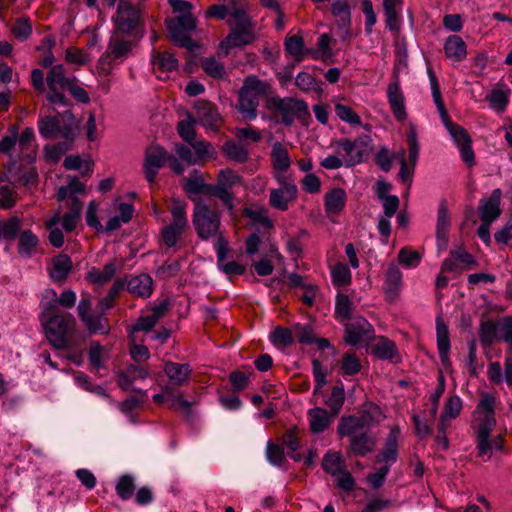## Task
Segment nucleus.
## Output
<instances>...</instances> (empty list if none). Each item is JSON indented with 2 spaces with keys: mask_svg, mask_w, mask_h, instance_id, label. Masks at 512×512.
I'll use <instances>...</instances> for the list:
<instances>
[{
  "mask_svg": "<svg viewBox=\"0 0 512 512\" xmlns=\"http://www.w3.org/2000/svg\"><path fill=\"white\" fill-rule=\"evenodd\" d=\"M278 188L272 189L269 196V204L280 211H287L289 206L294 203L298 197V188L296 184L284 178V181L277 182Z\"/></svg>",
  "mask_w": 512,
  "mask_h": 512,
  "instance_id": "nucleus-13",
  "label": "nucleus"
},
{
  "mask_svg": "<svg viewBox=\"0 0 512 512\" xmlns=\"http://www.w3.org/2000/svg\"><path fill=\"white\" fill-rule=\"evenodd\" d=\"M463 408V402L457 395L450 396L444 404L443 411L440 415V429L442 431L447 430L450 422L456 419Z\"/></svg>",
  "mask_w": 512,
  "mask_h": 512,
  "instance_id": "nucleus-30",
  "label": "nucleus"
},
{
  "mask_svg": "<svg viewBox=\"0 0 512 512\" xmlns=\"http://www.w3.org/2000/svg\"><path fill=\"white\" fill-rule=\"evenodd\" d=\"M437 347L441 363L444 366L449 364L450 340L448 327L441 316L436 318Z\"/></svg>",
  "mask_w": 512,
  "mask_h": 512,
  "instance_id": "nucleus-31",
  "label": "nucleus"
},
{
  "mask_svg": "<svg viewBox=\"0 0 512 512\" xmlns=\"http://www.w3.org/2000/svg\"><path fill=\"white\" fill-rule=\"evenodd\" d=\"M115 489L122 500L131 498L135 489L134 478L129 475L120 477Z\"/></svg>",
  "mask_w": 512,
  "mask_h": 512,
  "instance_id": "nucleus-59",
  "label": "nucleus"
},
{
  "mask_svg": "<svg viewBox=\"0 0 512 512\" xmlns=\"http://www.w3.org/2000/svg\"><path fill=\"white\" fill-rule=\"evenodd\" d=\"M195 122L196 120L191 115H188L187 118L180 121L177 126L179 135L188 144L192 143L195 140Z\"/></svg>",
  "mask_w": 512,
  "mask_h": 512,
  "instance_id": "nucleus-58",
  "label": "nucleus"
},
{
  "mask_svg": "<svg viewBox=\"0 0 512 512\" xmlns=\"http://www.w3.org/2000/svg\"><path fill=\"white\" fill-rule=\"evenodd\" d=\"M39 245L38 236L30 229L23 230L19 234L18 253L22 257H30Z\"/></svg>",
  "mask_w": 512,
  "mask_h": 512,
  "instance_id": "nucleus-39",
  "label": "nucleus"
},
{
  "mask_svg": "<svg viewBox=\"0 0 512 512\" xmlns=\"http://www.w3.org/2000/svg\"><path fill=\"white\" fill-rule=\"evenodd\" d=\"M151 63L153 71L159 79H163L162 74H168L176 71L178 68V60L167 51H158L152 54Z\"/></svg>",
  "mask_w": 512,
  "mask_h": 512,
  "instance_id": "nucleus-29",
  "label": "nucleus"
},
{
  "mask_svg": "<svg viewBox=\"0 0 512 512\" xmlns=\"http://www.w3.org/2000/svg\"><path fill=\"white\" fill-rule=\"evenodd\" d=\"M428 75L431 85V92L434 103L437 107L441 120L452 137L455 145L458 147L461 159L470 167L475 164V154L472 148V139L466 129L453 123L445 108L441 97L440 86L438 80L431 69H428Z\"/></svg>",
  "mask_w": 512,
  "mask_h": 512,
  "instance_id": "nucleus-3",
  "label": "nucleus"
},
{
  "mask_svg": "<svg viewBox=\"0 0 512 512\" xmlns=\"http://www.w3.org/2000/svg\"><path fill=\"white\" fill-rule=\"evenodd\" d=\"M87 329L92 334H106L109 332V324L103 315L90 313L81 319Z\"/></svg>",
  "mask_w": 512,
  "mask_h": 512,
  "instance_id": "nucleus-45",
  "label": "nucleus"
},
{
  "mask_svg": "<svg viewBox=\"0 0 512 512\" xmlns=\"http://www.w3.org/2000/svg\"><path fill=\"white\" fill-rule=\"evenodd\" d=\"M206 193L219 198L229 211L234 209L233 195L229 192V188L217 183L216 185H208Z\"/></svg>",
  "mask_w": 512,
  "mask_h": 512,
  "instance_id": "nucleus-51",
  "label": "nucleus"
},
{
  "mask_svg": "<svg viewBox=\"0 0 512 512\" xmlns=\"http://www.w3.org/2000/svg\"><path fill=\"white\" fill-rule=\"evenodd\" d=\"M359 415L361 418L366 420L365 426L367 428H370L375 423H379L382 418V414H381V410H380L379 406H377L373 403L366 404L363 407V409L359 412Z\"/></svg>",
  "mask_w": 512,
  "mask_h": 512,
  "instance_id": "nucleus-56",
  "label": "nucleus"
},
{
  "mask_svg": "<svg viewBox=\"0 0 512 512\" xmlns=\"http://www.w3.org/2000/svg\"><path fill=\"white\" fill-rule=\"evenodd\" d=\"M61 219V212L57 210L54 212L53 216L46 221V228L50 230L49 233V242L55 248H60L64 244V235L62 231L56 227Z\"/></svg>",
  "mask_w": 512,
  "mask_h": 512,
  "instance_id": "nucleus-43",
  "label": "nucleus"
},
{
  "mask_svg": "<svg viewBox=\"0 0 512 512\" xmlns=\"http://www.w3.org/2000/svg\"><path fill=\"white\" fill-rule=\"evenodd\" d=\"M148 376L147 369L131 364L118 372L117 383L122 390L129 391L133 389V384L137 379H146Z\"/></svg>",
  "mask_w": 512,
  "mask_h": 512,
  "instance_id": "nucleus-27",
  "label": "nucleus"
},
{
  "mask_svg": "<svg viewBox=\"0 0 512 512\" xmlns=\"http://www.w3.org/2000/svg\"><path fill=\"white\" fill-rule=\"evenodd\" d=\"M217 183L231 189L242 183V178L231 169L220 170L217 177Z\"/></svg>",
  "mask_w": 512,
  "mask_h": 512,
  "instance_id": "nucleus-63",
  "label": "nucleus"
},
{
  "mask_svg": "<svg viewBox=\"0 0 512 512\" xmlns=\"http://www.w3.org/2000/svg\"><path fill=\"white\" fill-rule=\"evenodd\" d=\"M496 397L490 393L482 392L479 403L473 412V427L476 433V450L479 457H484L491 449L489 437L496 425L494 408Z\"/></svg>",
  "mask_w": 512,
  "mask_h": 512,
  "instance_id": "nucleus-4",
  "label": "nucleus"
},
{
  "mask_svg": "<svg viewBox=\"0 0 512 512\" xmlns=\"http://www.w3.org/2000/svg\"><path fill=\"white\" fill-rule=\"evenodd\" d=\"M190 146L194 150L197 165H201L208 160L215 159L217 156V152L212 144L205 140L193 141L190 143Z\"/></svg>",
  "mask_w": 512,
  "mask_h": 512,
  "instance_id": "nucleus-42",
  "label": "nucleus"
},
{
  "mask_svg": "<svg viewBox=\"0 0 512 512\" xmlns=\"http://www.w3.org/2000/svg\"><path fill=\"white\" fill-rule=\"evenodd\" d=\"M196 118L199 124L206 129L217 131L222 123L217 107L205 100H198L195 104Z\"/></svg>",
  "mask_w": 512,
  "mask_h": 512,
  "instance_id": "nucleus-18",
  "label": "nucleus"
},
{
  "mask_svg": "<svg viewBox=\"0 0 512 512\" xmlns=\"http://www.w3.org/2000/svg\"><path fill=\"white\" fill-rule=\"evenodd\" d=\"M332 13L334 16L339 17L341 20V27L348 34L349 26L351 23L350 9L344 0H335L332 4Z\"/></svg>",
  "mask_w": 512,
  "mask_h": 512,
  "instance_id": "nucleus-52",
  "label": "nucleus"
},
{
  "mask_svg": "<svg viewBox=\"0 0 512 512\" xmlns=\"http://www.w3.org/2000/svg\"><path fill=\"white\" fill-rule=\"evenodd\" d=\"M501 197L502 191L500 189H494L488 199L480 200L478 210L481 222L492 223L500 216Z\"/></svg>",
  "mask_w": 512,
  "mask_h": 512,
  "instance_id": "nucleus-22",
  "label": "nucleus"
},
{
  "mask_svg": "<svg viewBox=\"0 0 512 512\" xmlns=\"http://www.w3.org/2000/svg\"><path fill=\"white\" fill-rule=\"evenodd\" d=\"M365 421L366 420L361 418L359 414L344 417L341 419L338 425V433L340 434V436L355 435L364 429H368L365 426Z\"/></svg>",
  "mask_w": 512,
  "mask_h": 512,
  "instance_id": "nucleus-40",
  "label": "nucleus"
},
{
  "mask_svg": "<svg viewBox=\"0 0 512 512\" xmlns=\"http://www.w3.org/2000/svg\"><path fill=\"white\" fill-rule=\"evenodd\" d=\"M108 358V351L97 342H92L89 349L90 363L97 369L103 367Z\"/></svg>",
  "mask_w": 512,
  "mask_h": 512,
  "instance_id": "nucleus-57",
  "label": "nucleus"
},
{
  "mask_svg": "<svg viewBox=\"0 0 512 512\" xmlns=\"http://www.w3.org/2000/svg\"><path fill=\"white\" fill-rule=\"evenodd\" d=\"M270 159L274 179L277 182H282L284 181V178H288L286 173L289 170L292 161L288 149L281 142L273 143L270 152Z\"/></svg>",
  "mask_w": 512,
  "mask_h": 512,
  "instance_id": "nucleus-16",
  "label": "nucleus"
},
{
  "mask_svg": "<svg viewBox=\"0 0 512 512\" xmlns=\"http://www.w3.org/2000/svg\"><path fill=\"white\" fill-rule=\"evenodd\" d=\"M397 349L393 341L387 338H380L374 346V353L381 359H393Z\"/></svg>",
  "mask_w": 512,
  "mask_h": 512,
  "instance_id": "nucleus-55",
  "label": "nucleus"
},
{
  "mask_svg": "<svg viewBox=\"0 0 512 512\" xmlns=\"http://www.w3.org/2000/svg\"><path fill=\"white\" fill-rule=\"evenodd\" d=\"M167 28L171 39L178 45L186 48L194 45L189 33L196 28V19L191 13L170 19L167 21Z\"/></svg>",
  "mask_w": 512,
  "mask_h": 512,
  "instance_id": "nucleus-11",
  "label": "nucleus"
},
{
  "mask_svg": "<svg viewBox=\"0 0 512 512\" xmlns=\"http://www.w3.org/2000/svg\"><path fill=\"white\" fill-rule=\"evenodd\" d=\"M323 470L332 475L337 476L345 469V461L340 452L328 451L322 460Z\"/></svg>",
  "mask_w": 512,
  "mask_h": 512,
  "instance_id": "nucleus-41",
  "label": "nucleus"
},
{
  "mask_svg": "<svg viewBox=\"0 0 512 512\" xmlns=\"http://www.w3.org/2000/svg\"><path fill=\"white\" fill-rule=\"evenodd\" d=\"M118 265L115 262L105 264L103 269L91 268L87 274L86 279L94 286H103L108 283L116 274Z\"/></svg>",
  "mask_w": 512,
  "mask_h": 512,
  "instance_id": "nucleus-33",
  "label": "nucleus"
},
{
  "mask_svg": "<svg viewBox=\"0 0 512 512\" xmlns=\"http://www.w3.org/2000/svg\"><path fill=\"white\" fill-rule=\"evenodd\" d=\"M403 0H383V8L386 16V25L390 30L397 27L399 11Z\"/></svg>",
  "mask_w": 512,
  "mask_h": 512,
  "instance_id": "nucleus-47",
  "label": "nucleus"
},
{
  "mask_svg": "<svg viewBox=\"0 0 512 512\" xmlns=\"http://www.w3.org/2000/svg\"><path fill=\"white\" fill-rule=\"evenodd\" d=\"M72 270V260L67 254H58L52 258L48 272L54 282L63 283Z\"/></svg>",
  "mask_w": 512,
  "mask_h": 512,
  "instance_id": "nucleus-26",
  "label": "nucleus"
},
{
  "mask_svg": "<svg viewBox=\"0 0 512 512\" xmlns=\"http://www.w3.org/2000/svg\"><path fill=\"white\" fill-rule=\"evenodd\" d=\"M269 106L277 110L282 122L291 125L295 119H302L309 115L308 106L304 101L293 98L273 97Z\"/></svg>",
  "mask_w": 512,
  "mask_h": 512,
  "instance_id": "nucleus-10",
  "label": "nucleus"
},
{
  "mask_svg": "<svg viewBox=\"0 0 512 512\" xmlns=\"http://www.w3.org/2000/svg\"><path fill=\"white\" fill-rule=\"evenodd\" d=\"M497 328L499 326L496 325L493 321H484L480 326L479 337L480 341L483 345L489 346L493 343L497 335Z\"/></svg>",
  "mask_w": 512,
  "mask_h": 512,
  "instance_id": "nucleus-60",
  "label": "nucleus"
},
{
  "mask_svg": "<svg viewBox=\"0 0 512 512\" xmlns=\"http://www.w3.org/2000/svg\"><path fill=\"white\" fill-rule=\"evenodd\" d=\"M202 68L205 72L214 78H222L225 76L224 66L215 58H204L201 62Z\"/></svg>",
  "mask_w": 512,
  "mask_h": 512,
  "instance_id": "nucleus-64",
  "label": "nucleus"
},
{
  "mask_svg": "<svg viewBox=\"0 0 512 512\" xmlns=\"http://www.w3.org/2000/svg\"><path fill=\"white\" fill-rule=\"evenodd\" d=\"M444 52L446 57L453 62H461L467 56V47L460 36L451 35L444 43Z\"/></svg>",
  "mask_w": 512,
  "mask_h": 512,
  "instance_id": "nucleus-34",
  "label": "nucleus"
},
{
  "mask_svg": "<svg viewBox=\"0 0 512 512\" xmlns=\"http://www.w3.org/2000/svg\"><path fill=\"white\" fill-rule=\"evenodd\" d=\"M186 228L170 223L162 228L161 236L165 246L174 247Z\"/></svg>",
  "mask_w": 512,
  "mask_h": 512,
  "instance_id": "nucleus-54",
  "label": "nucleus"
},
{
  "mask_svg": "<svg viewBox=\"0 0 512 512\" xmlns=\"http://www.w3.org/2000/svg\"><path fill=\"white\" fill-rule=\"evenodd\" d=\"M131 50V42L122 39L116 32L110 39L106 52L101 56L98 62L99 70L108 74L110 64L113 60L126 57Z\"/></svg>",
  "mask_w": 512,
  "mask_h": 512,
  "instance_id": "nucleus-14",
  "label": "nucleus"
},
{
  "mask_svg": "<svg viewBox=\"0 0 512 512\" xmlns=\"http://www.w3.org/2000/svg\"><path fill=\"white\" fill-rule=\"evenodd\" d=\"M38 130L44 138H54L61 136L65 139H72V129L68 125L60 127L56 116L48 115L41 118L38 122Z\"/></svg>",
  "mask_w": 512,
  "mask_h": 512,
  "instance_id": "nucleus-21",
  "label": "nucleus"
},
{
  "mask_svg": "<svg viewBox=\"0 0 512 512\" xmlns=\"http://www.w3.org/2000/svg\"><path fill=\"white\" fill-rule=\"evenodd\" d=\"M170 212L172 214V224L175 226L187 227L186 205L180 201H173Z\"/></svg>",
  "mask_w": 512,
  "mask_h": 512,
  "instance_id": "nucleus-62",
  "label": "nucleus"
},
{
  "mask_svg": "<svg viewBox=\"0 0 512 512\" xmlns=\"http://www.w3.org/2000/svg\"><path fill=\"white\" fill-rule=\"evenodd\" d=\"M168 159L166 151L159 146H150L146 150L144 173L146 179L152 183L155 181L158 170L165 164Z\"/></svg>",
  "mask_w": 512,
  "mask_h": 512,
  "instance_id": "nucleus-19",
  "label": "nucleus"
},
{
  "mask_svg": "<svg viewBox=\"0 0 512 512\" xmlns=\"http://www.w3.org/2000/svg\"><path fill=\"white\" fill-rule=\"evenodd\" d=\"M346 192L342 188H333L324 197V206L328 214L337 215L345 207Z\"/></svg>",
  "mask_w": 512,
  "mask_h": 512,
  "instance_id": "nucleus-35",
  "label": "nucleus"
},
{
  "mask_svg": "<svg viewBox=\"0 0 512 512\" xmlns=\"http://www.w3.org/2000/svg\"><path fill=\"white\" fill-rule=\"evenodd\" d=\"M169 310V301L164 299L157 304L151 306L148 313L141 316L131 328V335L139 331H150L156 323L164 317Z\"/></svg>",
  "mask_w": 512,
  "mask_h": 512,
  "instance_id": "nucleus-17",
  "label": "nucleus"
},
{
  "mask_svg": "<svg viewBox=\"0 0 512 512\" xmlns=\"http://www.w3.org/2000/svg\"><path fill=\"white\" fill-rule=\"evenodd\" d=\"M270 339L275 345L288 346L294 343V330L291 328H285L278 326L270 335Z\"/></svg>",
  "mask_w": 512,
  "mask_h": 512,
  "instance_id": "nucleus-53",
  "label": "nucleus"
},
{
  "mask_svg": "<svg viewBox=\"0 0 512 512\" xmlns=\"http://www.w3.org/2000/svg\"><path fill=\"white\" fill-rule=\"evenodd\" d=\"M387 99L394 117L398 121H404L407 118L405 97L401 90L400 83L396 79L387 87Z\"/></svg>",
  "mask_w": 512,
  "mask_h": 512,
  "instance_id": "nucleus-20",
  "label": "nucleus"
},
{
  "mask_svg": "<svg viewBox=\"0 0 512 512\" xmlns=\"http://www.w3.org/2000/svg\"><path fill=\"white\" fill-rule=\"evenodd\" d=\"M375 445V438L367 432L355 434L350 440L351 451L360 456H364L373 451Z\"/></svg>",
  "mask_w": 512,
  "mask_h": 512,
  "instance_id": "nucleus-36",
  "label": "nucleus"
},
{
  "mask_svg": "<svg viewBox=\"0 0 512 512\" xmlns=\"http://www.w3.org/2000/svg\"><path fill=\"white\" fill-rule=\"evenodd\" d=\"M303 46V39L298 35L289 37L285 42L286 52L297 61L303 59Z\"/></svg>",
  "mask_w": 512,
  "mask_h": 512,
  "instance_id": "nucleus-61",
  "label": "nucleus"
},
{
  "mask_svg": "<svg viewBox=\"0 0 512 512\" xmlns=\"http://www.w3.org/2000/svg\"><path fill=\"white\" fill-rule=\"evenodd\" d=\"M223 153L232 161L244 163L248 159L247 149L234 141H228L222 146Z\"/></svg>",
  "mask_w": 512,
  "mask_h": 512,
  "instance_id": "nucleus-49",
  "label": "nucleus"
},
{
  "mask_svg": "<svg viewBox=\"0 0 512 512\" xmlns=\"http://www.w3.org/2000/svg\"><path fill=\"white\" fill-rule=\"evenodd\" d=\"M335 114L337 117L352 126H360L362 124V120L360 116L348 105L342 103H335Z\"/></svg>",
  "mask_w": 512,
  "mask_h": 512,
  "instance_id": "nucleus-50",
  "label": "nucleus"
},
{
  "mask_svg": "<svg viewBox=\"0 0 512 512\" xmlns=\"http://www.w3.org/2000/svg\"><path fill=\"white\" fill-rule=\"evenodd\" d=\"M374 338L373 326L363 317H356L347 324L345 329V342L355 346L367 343Z\"/></svg>",
  "mask_w": 512,
  "mask_h": 512,
  "instance_id": "nucleus-15",
  "label": "nucleus"
},
{
  "mask_svg": "<svg viewBox=\"0 0 512 512\" xmlns=\"http://www.w3.org/2000/svg\"><path fill=\"white\" fill-rule=\"evenodd\" d=\"M401 287L402 273L394 263H391L385 272V282L383 285L386 299L390 302L394 301L399 296Z\"/></svg>",
  "mask_w": 512,
  "mask_h": 512,
  "instance_id": "nucleus-25",
  "label": "nucleus"
},
{
  "mask_svg": "<svg viewBox=\"0 0 512 512\" xmlns=\"http://www.w3.org/2000/svg\"><path fill=\"white\" fill-rule=\"evenodd\" d=\"M164 373L169 380L167 386H170V388L180 387L188 382L192 369L188 364L168 361L164 365Z\"/></svg>",
  "mask_w": 512,
  "mask_h": 512,
  "instance_id": "nucleus-23",
  "label": "nucleus"
},
{
  "mask_svg": "<svg viewBox=\"0 0 512 512\" xmlns=\"http://www.w3.org/2000/svg\"><path fill=\"white\" fill-rule=\"evenodd\" d=\"M127 289L134 296L150 297L153 292V280L148 274L133 276L127 282Z\"/></svg>",
  "mask_w": 512,
  "mask_h": 512,
  "instance_id": "nucleus-32",
  "label": "nucleus"
},
{
  "mask_svg": "<svg viewBox=\"0 0 512 512\" xmlns=\"http://www.w3.org/2000/svg\"><path fill=\"white\" fill-rule=\"evenodd\" d=\"M450 228V214L447 202L442 200L438 207L436 237L439 249L443 250L447 246L448 232Z\"/></svg>",
  "mask_w": 512,
  "mask_h": 512,
  "instance_id": "nucleus-28",
  "label": "nucleus"
},
{
  "mask_svg": "<svg viewBox=\"0 0 512 512\" xmlns=\"http://www.w3.org/2000/svg\"><path fill=\"white\" fill-rule=\"evenodd\" d=\"M271 93L268 82L254 76L247 77L239 92L238 109L244 118L253 120L257 117V107L262 97Z\"/></svg>",
  "mask_w": 512,
  "mask_h": 512,
  "instance_id": "nucleus-6",
  "label": "nucleus"
},
{
  "mask_svg": "<svg viewBox=\"0 0 512 512\" xmlns=\"http://www.w3.org/2000/svg\"><path fill=\"white\" fill-rule=\"evenodd\" d=\"M34 139V130L32 128H25L21 135L17 136V146L19 148V155L29 160L33 159L36 154Z\"/></svg>",
  "mask_w": 512,
  "mask_h": 512,
  "instance_id": "nucleus-38",
  "label": "nucleus"
},
{
  "mask_svg": "<svg viewBox=\"0 0 512 512\" xmlns=\"http://www.w3.org/2000/svg\"><path fill=\"white\" fill-rule=\"evenodd\" d=\"M41 324L49 343L56 349H65L74 344L75 318L60 314L55 303H49L40 315Z\"/></svg>",
  "mask_w": 512,
  "mask_h": 512,
  "instance_id": "nucleus-1",
  "label": "nucleus"
},
{
  "mask_svg": "<svg viewBox=\"0 0 512 512\" xmlns=\"http://www.w3.org/2000/svg\"><path fill=\"white\" fill-rule=\"evenodd\" d=\"M72 78L67 77L63 65H54L46 75L48 86L47 99L53 105L68 107V99L64 90L70 84Z\"/></svg>",
  "mask_w": 512,
  "mask_h": 512,
  "instance_id": "nucleus-9",
  "label": "nucleus"
},
{
  "mask_svg": "<svg viewBox=\"0 0 512 512\" xmlns=\"http://www.w3.org/2000/svg\"><path fill=\"white\" fill-rule=\"evenodd\" d=\"M113 20L117 33L131 34L136 31L140 25L141 14L137 8L131 6L124 0H120Z\"/></svg>",
  "mask_w": 512,
  "mask_h": 512,
  "instance_id": "nucleus-12",
  "label": "nucleus"
},
{
  "mask_svg": "<svg viewBox=\"0 0 512 512\" xmlns=\"http://www.w3.org/2000/svg\"><path fill=\"white\" fill-rule=\"evenodd\" d=\"M84 193L85 186L77 178L70 179L69 183L61 186L57 192L58 201L67 200L66 205L69 211L62 216V225L67 232L73 231L80 220L82 204L78 196Z\"/></svg>",
  "mask_w": 512,
  "mask_h": 512,
  "instance_id": "nucleus-7",
  "label": "nucleus"
},
{
  "mask_svg": "<svg viewBox=\"0 0 512 512\" xmlns=\"http://www.w3.org/2000/svg\"><path fill=\"white\" fill-rule=\"evenodd\" d=\"M332 283L335 286H347L352 281V274L348 266L343 262H338L330 268Z\"/></svg>",
  "mask_w": 512,
  "mask_h": 512,
  "instance_id": "nucleus-46",
  "label": "nucleus"
},
{
  "mask_svg": "<svg viewBox=\"0 0 512 512\" xmlns=\"http://www.w3.org/2000/svg\"><path fill=\"white\" fill-rule=\"evenodd\" d=\"M230 33L220 43V51L227 55L229 50L252 43L255 38V29L249 16L241 9H235L228 19Z\"/></svg>",
  "mask_w": 512,
  "mask_h": 512,
  "instance_id": "nucleus-5",
  "label": "nucleus"
},
{
  "mask_svg": "<svg viewBox=\"0 0 512 512\" xmlns=\"http://www.w3.org/2000/svg\"><path fill=\"white\" fill-rule=\"evenodd\" d=\"M307 417L309 420L310 430L313 433L323 432L326 428H328V426L331 423V418H330L329 413L325 409H322V408L317 407V408L308 410Z\"/></svg>",
  "mask_w": 512,
  "mask_h": 512,
  "instance_id": "nucleus-37",
  "label": "nucleus"
},
{
  "mask_svg": "<svg viewBox=\"0 0 512 512\" xmlns=\"http://www.w3.org/2000/svg\"><path fill=\"white\" fill-rule=\"evenodd\" d=\"M193 224L198 236L203 240H208L216 236L220 228V215L210 207L198 201L194 207Z\"/></svg>",
  "mask_w": 512,
  "mask_h": 512,
  "instance_id": "nucleus-8",
  "label": "nucleus"
},
{
  "mask_svg": "<svg viewBox=\"0 0 512 512\" xmlns=\"http://www.w3.org/2000/svg\"><path fill=\"white\" fill-rule=\"evenodd\" d=\"M399 435V428L392 427L388 437L386 438L384 448L376 457L377 463H383L384 465H388V468H390L391 465L396 462L398 457Z\"/></svg>",
  "mask_w": 512,
  "mask_h": 512,
  "instance_id": "nucleus-24",
  "label": "nucleus"
},
{
  "mask_svg": "<svg viewBox=\"0 0 512 512\" xmlns=\"http://www.w3.org/2000/svg\"><path fill=\"white\" fill-rule=\"evenodd\" d=\"M362 369L360 358L352 352H347L342 356L340 364V373L343 377L354 376Z\"/></svg>",
  "mask_w": 512,
  "mask_h": 512,
  "instance_id": "nucleus-44",
  "label": "nucleus"
},
{
  "mask_svg": "<svg viewBox=\"0 0 512 512\" xmlns=\"http://www.w3.org/2000/svg\"><path fill=\"white\" fill-rule=\"evenodd\" d=\"M371 139L360 136L354 140L342 138L331 142L334 154L321 160L320 165L327 170H337L341 167H352L364 161L369 151Z\"/></svg>",
  "mask_w": 512,
  "mask_h": 512,
  "instance_id": "nucleus-2",
  "label": "nucleus"
},
{
  "mask_svg": "<svg viewBox=\"0 0 512 512\" xmlns=\"http://www.w3.org/2000/svg\"><path fill=\"white\" fill-rule=\"evenodd\" d=\"M22 226V219L17 216L10 217L6 221L0 220V240L2 238L7 240L15 239Z\"/></svg>",
  "mask_w": 512,
  "mask_h": 512,
  "instance_id": "nucleus-48",
  "label": "nucleus"
}]
</instances>
